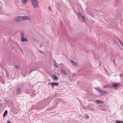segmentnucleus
Wrapping results in <instances>:
<instances>
[{
    "label": "nucleus",
    "mask_w": 123,
    "mask_h": 123,
    "mask_svg": "<svg viewBox=\"0 0 123 123\" xmlns=\"http://www.w3.org/2000/svg\"><path fill=\"white\" fill-rule=\"evenodd\" d=\"M32 4L34 7L37 8L38 6V4L37 0H31Z\"/></svg>",
    "instance_id": "f257e3e1"
},
{
    "label": "nucleus",
    "mask_w": 123,
    "mask_h": 123,
    "mask_svg": "<svg viewBox=\"0 0 123 123\" xmlns=\"http://www.w3.org/2000/svg\"><path fill=\"white\" fill-rule=\"evenodd\" d=\"M22 16H18L15 18L14 19L15 21H22Z\"/></svg>",
    "instance_id": "f03ea898"
},
{
    "label": "nucleus",
    "mask_w": 123,
    "mask_h": 123,
    "mask_svg": "<svg viewBox=\"0 0 123 123\" xmlns=\"http://www.w3.org/2000/svg\"><path fill=\"white\" fill-rule=\"evenodd\" d=\"M22 90L20 88H18L16 89V93L17 94H20L22 92Z\"/></svg>",
    "instance_id": "7ed1b4c3"
},
{
    "label": "nucleus",
    "mask_w": 123,
    "mask_h": 123,
    "mask_svg": "<svg viewBox=\"0 0 123 123\" xmlns=\"http://www.w3.org/2000/svg\"><path fill=\"white\" fill-rule=\"evenodd\" d=\"M70 61L74 66H77V62L71 59H70Z\"/></svg>",
    "instance_id": "20e7f679"
},
{
    "label": "nucleus",
    "mask_w": 123,
    "mask_h": 123,
    "mask_svg": "<svg viewBox=\"0 0 123 123\" xmlns=\"http://www.w3.org/2000/svg\"><path fill=\"white\" fill-rule=\"evenodd\" d=\"M50 84L52 86H57L58 85L59 83H56L55 82H52Z\"/></svg>",
    "instance_id": "39448f33"
},
{
    "label": "nucleus",
    "mask_w": 123,
    "mask_h": 123,
    "mask_svg": "<svg viewBox=\"0 0 123 123\" xmlns=\"http://www.w3.org/2000/svg\"><path fill=\"white\" fill-rule=\"evenodd\" d=\"M100 94L102 95H103L107 93V92L101 90L100 91Z\"/></svg>",
    "instance_id": "423d86ee"
},
{
    "label": "nucleus",
    "mask_w": 123,
    "mask_h": 123,
    "mask_svg": "<svg viewBox=\"0 0 123 123\" xmlns=\"http://www.w3.org/2000/svg\"><path fill=\"white\" fill-rule=\"evenodd\" d=\"M61 72L63 73L65 75H67V73L65 71L64 69H62L61 70Z\"/></svg>",
    "instance_id": "0eeeda50"
},
{
    "label": "nucleus",
    "mask_w": 123,
    "mask_h": 123,
    "mask_svg": "<svg viewBox=\"0 0 123 123\" xmlns=\"http://www.w3.org/2000/svg\"><path fill=\"white\" fill-rule=\"evenodd\" d=\"M119 85L118 84H112V86L114 88H116Z\"/></svg>",
    "instance_id": "6e6552de"
},
{
    "label": "nucleus",
    "mask_w": 123,
    "mask_h": 123,
    "mask_svg": "<svg viewBox=\"0 0 123 123\" xmlns=\"http://www.w3.org/2000/svg\"><path fill=\"white\" fill-rule=\"evenodd\" d=\"M21 40L23 42H27L28 41V39L26 38H24V37L21 38Z\"/></svg>",
    "instance_id": "1a4fd4ad"
},
{
    "label": "nucleus",
    "mask_w": 123,
    "mask_h": 123,
    "mask_svg": "<svg viewBox=\"0 0 123 123\" xmlns=\"http://www.w3.org/2000/svg\"><path fill=\"white\" fill-rule=\"evenodd\" d=\"M22 21L23 20H26L27 19H28V17L25 16H22Z\"/></svg>",
    "instance_id": "9d476101"
},
{
    "label": "nucleus",
    "mask_w": 123,
    "mask_h": 123,
    "mask_svg": "<svg viewBox=\"0 0 123 123\" xmlns=\"http://www.w3.org/2000/svg\"><path fill=\"white\" fill-rule=\"evenodd\" d=\"M8 113V111L7 110H6L4 112L3 116L4 117H5L6 115Z\"/></svg>",
    "instance_id": "9b49d317"
},
{
    "label": "nucleus",
    "mask_w": 123,
    "mask_h": 123,
    "mask_svg": "<svg viewBox=\"0 0 123 123\" xmlns=\"http://www.w3.org/2000/svg\"><path fill=\"white\" fill-rule=\"evenodd\" d=\"M53 79L54 80H57L58 79V78L57 76L54 74H53Z\"/></svg>",
    "instance_id": "f8f14e48"
},
{
    "label": "nucleus",
    "mask_w": 123,
    "mask_h": 123,
    "mask_svg": "<svg viewBox=\"0 0 123 123\" xmlns=\"http://www.w3.org/2000/svg\"><path fill=\"white\" fill-rule=\"evenodd\" d=\"M96 102L97 103L99 104H103V103L102 101L98 100H96Z\"/></svg>",
    "instance_id": "ddd939ff"
},
{
    "label": "nucleus",
    "mask_w": 123,
    "mask_h": 123,
    "mask_svg": "<svg viewBox=\"0 0 123 123\" xmlns=\"http://www.w3.org/2000/svg\"><path fill=\"white\" fill-rule=\"evenodd\" d=\"M116 123H123V121H121L120 120H116Z\"/></svg>",
    "instance_id": "4468645a"
},
{
    "label": "nucleus",
    "mask_w": 123,
    "mask_h": 123,
    "mask_svg": "<svg viewBox=\"0 0 123 123\" xmlns=\"http://www.w3.org/2000/svg\"><path fill=\"white\" fill-rule=\"evenodd\" d=\"M24 32L23 31V32H21V38H24Z\"/></svg>",
    "instance_id": "2eb2a0df"
},
{
    "label": "nucleus",
    "mask_w": 123,
    "mask_h": 123,
    "mask_svg": "<svg viewBox=\"0 0 123 123\" xmlns=\"http://www.w3.org/2000/svg\"><path fill=\"white\" fill-rule=\"evenodd\" d=\"M27 0H22V2L23 3H26L27 2Z\"/></svg>",
    "instance_id": "dca6fc26"
},
{
    "label": "nucleus",
    "mask_w": 123,
    "mask_h": 123,
    "mask_svg": "<svg viewBox=\"0 0 123 123\" xmlns=\"http://www.w3.org/2000/svg\"><path fill=\"white\" fill-rule=\"evenodd\" d=\"M54 66L56 68H58L59 67H58V66L56 64L54 63Z\"/></svg>",
    "instance_id": "f3484780"
},
{
    "label": "nucleus",
    "mask_w": 123,
    "mask_h": 123,
    "mask_svg": "<svg viewBox=\"0 0 123 123\" xmlns=\"http://www.w3.org/2000/svg\"><path fill=\"white\" fill-rule=\"evenodd\" d=\"M118 40L119 41V42L120 43V44H122V43H123V42L122 41H121L119 39H118V38H117Z\"/></svg>",
    "instance_id": "a211bd4d"
},
{
    "label": "nucleus",
    "mask_w": 123,
    "mask_h": 123,
    "mask_svg": "<svg viewBox=\"0 0 123 123\" xmlns=\"http://www.w3.org/2000/svg\"><path fill=\"white\" fill-rule=\"evenodd\" d=\"M109 86V85H105V86H104L103 87V88H106L108 87V86Z\"/></svg>",
    "instance_id": "6ab92c4d"
},
{
    "label": "nucleus",
    "mask_w": 123,
    "mask_h": 123,
    "mask_svg": "<svg viewBox=\"0 0 123 123\" xmlns=\"http://www.w3.org/2000/svg\"><path fill=\"white\" fill-rule=\"evenodd\" d=\"M78 14L80 17H81L82 15L80 12H78Z\"/></svg>",
    "instance_id": "aec40b11"
},
{
    "label": "nucleus",
    "mask_w": 123,
    "mask_h": 123,
    "mask_svg": "<svg viewBox=\"0 0 123 123\" xmlns=\"http://www.w3.org/2000/svg\"><path fill=\"white\" fill-rule=\"evenodd\" d=\"M15 67L16 68H17V69H19L20 68V67H19L17 66H15Z\"/></svg>",
    "instance_id": "412c9836"
},
{
    "label": "nucleus",
    "mask_w": 123,
    "mask_h": 123,
    "mask_svg": "<svg viewBox=\"0 0 123 123\" xmlns=\"http://www.w3.org/2000/svg\"><path fill=\"white\" fill-rule=\"evenodd\" d=\"M48 10L50 11L51 10V7L50 6H49L48 7Z\"/></svg>",
    "instance_id": "4be33fe9"
},
{
    "label": "nucleus",
    "mask_w": 123,
    "mask_h": 123,
    "mask_svg": "<svg viewBox=\"0 0 123 123\" xmlns=\"http://www.w3.org/2000/svg\"><path fill=\"white\" fill-rule=\"evenodd\" d=\"M96 90H97L98 92H100V91H101V90H100L99 88L96 89Z\"/></svg>",
    "instance_id": "5701e85b"
},
{
    "label": "nucleus",
    "mask_w": 123,
    "mask_h": 123,
    "mask_svg": "<svg viewBox=\"0 0 123 123\" xmlns=\"http://www.w3.org/2000/svg\"><path fill=\"white\" fill-rule=\"evenodd\" d=\"M81 17H82V19L83 20H85V18L83 16H82Z\"/></svg>",
    "instance_id": "b1692460"
},
{
    "label": "nucleus",
    "mask_w": 123,
    "mask_h": 123,
    "mask_svg": "<svg viewBox=\"0 0 123 123\" xmlns=\"http://www.w3.org/2000/svg\"><path fill=\"white\" fill-rule=\"evenodd\" d=\"M42 44H43V43H41L40 44V47L41 48L42 47Z\"/></svg>",
    "instance_id": "393cba45"
},
{
    "label": "nucleus",
    "mask_w": 123,
    "mask_h": 123,
    "mask_svg": "<svg viewBox=\"0 0 123 123\" xmlns=\"http://www.w3.org/2000/svg\"><path fill=\"white\" fill-rule=\"evenodd\" d=\"M86 117L87 118H88L89 117L87 115H86Z\"/></svg>",
    "instance_id": "a878e982"
},
{
    "label": "nucleus",
    "mask_w": 123,
    "mask_h": 123,
    "mask_svg": "<svg viewBox=\"0 0 123 123\" xmlns=\"http://www.w3.org/2000/svg\"><path fill=\"white\" fill-rule=\"evenodd\" d=\"M3 104L0 103V107H1L3 106Z\"/></svg>",
    "instance_id": "bb28decb"
},
{
    "label": "nucleus",
    "mask_w": 123,
    "mask_h": 123,
    "mask_svg": "<svg viewBox=\"0 0 123 123\" xmlns=\"http://www.w3.org/2000/svg\"><path fill=\"white\" fill-rule=\"evenodd\" d=\"M7 123H11V122L9 120H8L7 121Z\"/></svg>",
    "instance_id": "cd10ccee"
},
{
    "label": "nucleus",
    "mask_w": 123,
    "mask_h": 123,
    "mask_svg": "<svg viewBox=\"0 0 123 123\" xmlns=\"http://www.w3.org/2000/svg\"><path fill=\"white\" fill-rule=\"evenodd\" d=\"M120 44L122 46V45H123V43H122V44Z\"/></svg>",
    "instance_id": "c85d7f7f"
},
{
    "label": "nucleus",
    "mask_w": 123,
    "mask_h": 123,
    "mask_svg": "<svg viewBox=\"0 0 123 123\" xmlns=\"http://www.w3.org/2000/svg\"><path fill=\"white\" fill-rule=\"evenodd\" d=\"M120 44L122 46V45H123V43H122V44Z\"/></svg>",
    "instance_id": "c756f323"
},
{
    "label": "nucleus",
    "mask_w": 123,
    "mask_h": 123,
    "mask_svg": "<svg viewBox=\"0 0 123 123\" xmlns=\"http://www.w3.org/2000/svg\"><path fill=\"white\" fill-rule=\"evenodd\" d=\"M52 86V87H53V88H54V86Z\"/></svg>",
    "instance_id": "7c9ffc66"
},
{
    "label": "nucleus",
    "mask_w": 123,
    "mask_h": 123,
    "mask_svg": "<svg viewBox=\"0 0 123 123\" xmlns=\"http://www.w3.org/2000/svg\"><path fill=\"white\" fill-rule=\"evenodd\" d=\"M122 47H123V45H122Z\"/></svg>",
    "instance_id": "2f4dec72"
},
{
    "label": "nucleus",
    "mask_w": 123,
    "mask_h": 123,
    "mask_svg": "<svg viewBox=\"0 0 123 123\" xmlns=\"http://www.w3.org/2000/svg\"><path fill=\"white\" fill-rule=\"evenodd\" d=\"M31 73V72H30V73Z\"/></svg>",
    "instance_id": "473e14b6"
}]
</instances>
